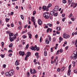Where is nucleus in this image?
I'll return each mask as SVG.
<instances>
[{"label":"nucleus","mask_w":77,"mask_h":77,"mask_svg":"<svg viewBox=\"0 0 77 77\" xmlns=\"http://www.w3.org/2000/svg\"><path fill=\"white\" fill-rule=\"evenodd\" d=\"M36 72V70L35 69H34L33 70V72H32V74H34Z\"/></svg>","instance_id":"nucleus-30"},{"label":"nucleus","mask_w":77,"mask_h":77,"mask_svg":"<svg viewBox=\"0 0 77 77\" xmlns=\"http://www.w3.org/2000/svg\"><path fill=\"white\" fill-rule=\"evenodd\" d=\"M27 55H28V56H30V55H31V54H30V52H27Z\"/></svg>","instance_id":"nucleus-17"},{"label":"nucleus","mask_w":77,"mask_h":77,"mask_svg":"<svg viewBox=\"0 0 77 77\" xmlns=\"http://www.w3.org/2000/svg\"><path fill=\"white\" fill-rule=\"evenodd\" d=\"M14 37H13L12 38H10V40L11 42H12V41H14L15 38H16V35H14Z\"/></svg>","instance_id":"nucleus-6"},{"label":"nucleus","mask_w":77,"mask_h":77,"mask_svg":"<svg viewBox=\"0 0 77 77\" xmlns=\"http://www.w3.org/2000/svg\"><path fill=\"white\" fill-rule=\"evenodd\" d=\"M9 20H10L9 18H6L5 19V21H6V22H8V21H9Z\"/></svg>","instance_id":"nucleus-24"},{"label":"nucleus","mask_w":77,"mask_h":77,"mask_svg":"<svg viewBox=\"0 0 77 77\" xmlns=\"http://www.w3.org/2000/svg\"><path fill=\"white\" fill-rule=\"evenodd\" d=\"M55 11L54 10H53V11H51L50 12V14L52 16H53V15H54V14L55 13Z\"/></svg>","instance_id":"nucleus-10"},{"label":"nucleus","mask_w":77,"mask_h":77,"mask_svg":"<svg viewBox=\"0 0 77 77\" xmlns=\"http://www.w3.org/2000/svg\"><path fill=\"white\" fill-rule=\"evenodd\" d=\"M72 0H68V4L69 5H71V2H72Z\"/></svg>","instance_id":"nucleus-13"},{"label":"nucleus","mask_w":77,"mask_h":77,"mask_svg":"<svg viewBox=\"0 0 77 77\" xmlns=\"http://www.w3.org/2000/svg\"><path fill=\"white\" fill-rule=\"evenodd\" d=\"M74 54H72V56L70 57L71 59H73V60H75L77 58V52L75 51Z\"/></svg>","instance_id":"nucleus-2"},{"label":"nucleus","mask_w":77,"mask_h":77,"mask_svg":"<svg viewBox=\"0 0 77 77\" xmlns=\"http://www.w3.org/2000/svg\"><path fill=\"white\" fill-rule=\"evenodd\" d=\"M61 71H63L65 70V67L64 66L61 69Z\"/></svg>","instance_id":"nucleus-20"},{"label":"nucleus","mask_w":77,"mask_h":77,"mask_svg":"<svg viewBox=\"0 0 77 77\" xmlns=\"http://www.w3.org/2000/svg\"><path fill=\"white\" fill-rule=\"evenodd\" d=\"M72 14H70V15H69V17L70 18V17H72Z\"/></svg>","instance_id":"nucleus-55"},{"label":"nucleus","mask_w":77,"mask_h":77,"mask_svg":"<svg viewBox=\"0 0 77 77\" xmlns=\"http://www.w3.org/2000/svg\"><path fill=\"white\" fill-rule=\"evenodd\" d=\"M35 14H36V11H34L33 12V15H35Z\"/></svg>","instance_id":"nucleus-39"},{"label":"nucleus","mask_w":77,"mask_h":77,"mask_svg":"<svg viewBox=\"0 0 77 77\" xmlns=\"http://www.w3.org/2000/svg\"><path fill=\"white\" fill-rule=\"evenodd\" d=\"M64 44L66 45L67 44V42H64Z\"/></svg>","instance_id":"nucleus-63"},{"label":"nucleus","mask_w":77,"mask_h":77,"mask_svg":"<svg viewBox=\"0 0 77 77\" xmlns=\"http://www.w3.org/2000/svg\"><path fill=\"white\" fill-rule=\"evenodd\" d=\"M20 17L22 20H24V16H23V15H20Z\"/></svg>","instance_id":"nucleus-26"},{"label":"nucleus","mask_w":77,"mask_h":77,"mask_svg":"<svg viewBox=\"0 0 77 77\" xmlns=\"http://www.w3.org/2000/svg\"><path fill=\"white\" fill-rule=\"evenodd\" d=\"M29 47V44H28L27 45H26V49H25L26 50V49H27V48H28V47Z\"/></svg>","instance_id":"nucleus-27"},{"label":"nucleus","mask_w":77,"mask_h":77,"mask_svg":"<svg viewBox=\"0 0 77 77\" xmlns=\"http://www.w3.org/2000/svg\"><path fill=\"white\" fill-rule=\"evenodd\" d=\"M35 56H38V53L36 52V53H35Z\"/></svg>","instance_id":"nucleus-57"},{"label":"nucleus","mask_w":77,"mask_h":77,"mask_svg":"<svg viewBox=\"0 0 77 77\" xmlns=\"http://www.w3.org/2000/svg\"><path fill=\"white\" fill-rule=\"evenodd\" d=\"M74 73H77V70H75V69L74 70Z\"/></svg>","instance_id":"nucleus-48"},{"label":"nucleus","mask_w":77,"mask_h":77,"mask_svg":"<svg viewBox=\"0 0 77 77\" xmlns=\"http://www.w3.org/2000/svg\"><path fill=\"white\" fill-rule=\"evenodd\" d=\"M32 34H30L29 35V38L30 39H31L32 38Z\"/></svg>","instance_id":"nucleus-29"},{"label":"nucleus","mask_w":77,"mask_h":77,"mask_svg":"<svg viewBox=\"0 0 77 77\" xmlns=\"http://www.w3.org/2000/svg\"><path fill=\"white\" fill-rule=\"evenodd\" d=\"M60 68H58L57 69V71L58 72H60Z\"/></svg>","instance_id":"nucleus-37"},{"label":"nucleus","mask_w":77,"mask_h":77,"mask_svg":"<svg viewBox=\"0 0 77 77\" xmlns=\"http://www.w3.org/2000/svg\"><path fill=\"white\" fill-rule=\"evenodd\" d=\"M59 50H58L56 54H59Z\"/></svg>","instance_id":"nucleus-51"},{"label":"nucleus","mask_w":77,"mask_h":77,"mask_svg":"<svg viewBox=\"0 0 77 77\" xmlns=\"http://www.w3.org/2000/svg\"><path fill=\"white\" fill-rule=\"evenodd\" d=\"M32 22H33V25L35 26V28H36L37 27V25H35V17H32Z\"/></svg>","instance_id":"nucleus-5"},{"label":"nucleus","mask_w":77,"mask_h":77,"mask_svg":"<svg viewBox=\"0 0 77 77\" xmlns=\"http://www.w3.org/2000/svg\"><path fill=\"white\" fill-rule=\"evenodd\" d=\"M57 15H58V14H57V13H55L54 14V17H56L57 16Z\"/></svg>","instance_id":"nucleus-32"},{"label":"nucleus","mask_w":77,"mask_h":77,"mask_svg":"<svg viewBox=\"0 0 77 77\" xmlns=\"http://www.w3.org/2000/svg\"><path fill=\"white\" fill-rule=\"evenodd\" d=\"M50 16V13L48 12H46L43 14V16L45 19H48Z\"/></svg>","instance_id":"nucleus-3"},{"label":"nucleus","mask_w":77,"mask_h":77,"mask_svg":"<svg viewBox=\"0 0 77 77\" xmlns=\"http://www.w3.org/2000/svg\"><path fill=\"white\" fill-rule=\"evenodd\" d=\"M12 46H13V44L12 43H11L9 45V47H11Z\"/></svg>","instance_id":"nucleus-22"},{"label":"nucleus","mask_w":77,"mask_h":77,"mask_svg":"<svg viewBox=\"0 0 77 77\" xmlns=\"http://www.w3.org/2000/svg\"><path fill=\"white\" fill-rule=\"evenodd\" d=\"M30 72L31 74H33V73H32V69H30Z\"/></svg>","instance_id":"nucleus-42"},{"label":"nucleus","mask_w":77,"mask_h":77,"mask_svg":"<svg viewBox=\"0 0 77 77\" xmlns=\"http://www.w3.org/2000/svg\"><path fill=\"white\" fill-rule=\"evenodd\" d=\"M31 49L32 50H34L35 51V48H34V47H32L31 48Z\"/></svg>","instance_id":"nucleus-31"},{"label":"nucleus","mask_w":77,"mask_h":77,"mask_svg":"<svg viewBox=\"0 0 77 77\" xmlns=\"http://www.w3.org/2000/svg\"><path fill=\"white\" fill-rule=\"evenodd\" d=\"M11 27H13L14 26V23H11Z\"/></svg>","instance_id":"nucleus-46"},{"label":"nucleus","mask_w":77,"mask_h":77,"mask_svg":"<svg viewBox=\"0 0 77 77\" xmlns=\"http://www.w3.org/2000/svg\"><path fill=\"white\" fill-rule=\"evenodd\" d=\"M28 25H26L25 26H24V28H26V27H27V26Z\"/></svg>","instance_id":"nucleus-59"},{"label":"nucleus","mask_w":77,"mask_h":77,"mask_svg":"<svg viewBox=\"0 0 77 77\" xmlns=\"http://www.w3.org/2000/svg\"><path fill=\"white\" fill-rule=\"evenodd\" d=\"M63 37L65 39H68V38H69L70 37V35L64 33L63 35Z\"/></svg>","instance_id":"nucleus-4"},{"label":"nucleus","mask_w":77,"mask_h":77,"mask_svg":"<svg viewBox=\"0 0 77 77\" xmlns=\"http://www.w3.org/2000/svg\"><path fill=\"white\" fill-rule=\"evenodd\" d=\"M48 40V39H47L46 40H45L46 43L47 44H49V43H50V42Z\"/></svg>","instance_id":"nucleus-15"},{"label":"nucleus","mask_w":77,"mask_h":77,"mask_svg":"<svg viewBox=\"0 0 77 77\" xmlns=\"http://www.w3.org/2000/svg\"><path fill=\"white\" fill-rule=\"evenodd\" d=\"M26 37H27V36H26L25 35H23V38H26Z\"/></svg>","instance_id":"nucleus-44"},{"label":"nucleus","mask_w":77,"mask_h":77,"mask_svg":"<svg viewBox=\"0 0 77 77\" xmlns=\"http://www.w3.org/2000/svg\"><path fill=\"white\" fill-rule=\"evenodd\" d=\"M65 14H62V17H65Z\"/></svg>","instance_id":"nucleus-64"},{"label":"nucleus","mask_w":77,"mask_h":77,"mask_svg":"<svg viewBox=\"0 0 77 77\" xmlns=\"http://www.w3.org/2000/svg\"><path fill=\"white\" fill-rule=\"evenodd\" d=\"M15 65L16 66L18 65H20V63L18 62V61L17 60L16 61Z\"/></svg>","instance_id":"nucleus-12"},{"label":"nucleus","mask_w":77,"mask_h":77,"mask_svg":"<svg viewBox=\"0 0 77 77\" xmlns=\"http://www.w3.org/2000/svg\"><path fill=\"white\" fill-rule=\"evenodd\" d=\"M9 36H10V38H12V36H14V34L12 33H9Z\"/></svg>","instance_id":"nucleus-11"},{"label":"nucleus","mask_w":77,"mask_h":77,"mask_svg":"<svg viewBox=\"0 0 77 77\" xmlns=\"http://www.w3.org/2000/svg\"><path fill=\"white\" fill-rule=\"evenodd\" d=\"M52 26H53V24H52L51 23L49 24V27H52Z\"/></svg>","instance_id":"nucleus-54"},{"label":"nucleus","mask_w":77,"mask_h":77,"mask_svg":"<svg viewBox=\"0 0 77 77\" xmlns=\"http://www.w3.org/2000/svg\"><path fill=\"white\" fill-rule=\"evenodd\" d=\"M51 4L50 3L48 4V6H47L48 8H50V7H51Z\"/></svg>","instance_id":"nucleus-21"},{"label":"nucleus","mask_w":77,"mask_h":77,"mask_svg":"<svg viewBox=\"0 0 77 77\" xmlns=\"http://www.w3.org/2000/svg\"><path fill=\"white\" fill-rule=\"evenodd\" d=\"M38 23L39 25L41 26L42 25V21L40 19H39L38 20Z\"/></svg>","instance_id":"nucleus-8"},{"label":"nucleus","mask_w":77,"mask_h":77,"mask_svg":"<svg viewBox=\"0 0 77 77\" xmlns=\"http://www.w3.org/2000/svg\"><path fill=\"white\" fill-rule=\"evenodd\" d=\"M60 53H62V52L63 51V49H60Z\"/></svg>","instance_id":"nucleus-40"},{"label":"nucleus","mask_w":77,"mask_h":77,"mask_svg":"<svg viewBox=\"0 0 77 77\" xmlns=\"http://www.w3.org/2000/svg\"><path fill=\"white\" fill-rule=\"evenodd\" d=\"M5 44V43H4V42H2V47H3V45Z\"/></svg>","instance_id":"nucleus-45"},{"label":"nucleus","mask_w":77,"mask_h":77,"mask_svg":"<svg viewBox=\"0 0 77 77\" xmlns=\"http://www.w3.org/2000/svg\"><path fill=\"white\" fill-rule=\"evenodd\" d=\"M27 77H29V76H30V73L29 72H27Z\"/></svg>","instance_id":"nucleus-28"},{"label":"nucleus","mask_w":77,"mask_h":77,"mask_svg":"<svg viewBox=\"0 0 77 77\" xmlns=\"http://www.w3.org/2000/svg\"><path fill=\"white\" fill-rule=\"evenodd\" d=\"M56 33H57V34H60V32H59L57 31H56Z\"/></svg>","instance_id":"nucleus-60"},{"label":"nucleus","mask_w":77,"mask_h":77,"mask_svg":"<svg viewBox=\"0 0 77 77\" xmlns=\"http://www.w3.org/2000/svg\"><path fill=\"white\" fill-rule=\"evenodd\" d=\"M34 48L35 49V51H36V49L37 48V46H36V45H35Z\"/></svg>","instance_id":"nucleus-25"},{"label":"nucleus","mask_w":77,"mask_h":77,"mask_svg":"<svg viewBox=\"0 0 77 77\" xmlns=\"http://www.w3.org/2000/svg\"><path fill=\"white\" fill-rule=\"evenodd\" d=\"M54 11L56 12V11H57L59 10V6L58 5H57L54 8Z\"/></svg>","instance_id":"nucleus-7"},{"label":"nucleus","mask_w":77,"mask_h":77,"mask_svg":"<svg viewBox=\"0 0 77 77\" xmlns=\"http://www.w3.org/2000/svg\"><path fill=\"white\" fill-rule=\"evenodd\" d=\"M71 65H69V69H71Z\"/></svg>","instance_id":"nucleus-53"},{"label":"nucleus","mask_w":77,"mask_h":77,"mask_svg":"<svg viewBox=\"0 0 77 77\" xmlns=\"http://www.w3.org/2000/svg\"><path fill=\"white\" fill-rule=\"evenodd\" d=\"M63 2L64 4L66 3V0H63Z\"/></svg>","instance_id":"nucleus-23"},{"label":"nucleus","mask_w":77,"mask_h":77,"mask_svg":"<svg viewBox=\"0 0 77 77\" xmlns=\"http://www.w3.org/2000/svg\"><path fill=\"white\" fill-rule=\"evenodd\" d=\"M68 72H71V70L70 69H69L68 71Z\"/></svg>","instance_id":"nucleus-61"},{"label":"nucleus","mask_w":77,"mask_h":77,"mask_svg":"<svg viewBox=\"0 0 77 77\" xmlns=\"http://www.w3.org/2000/svg\"><path fill=\"white\" fill-rule=\"evenodd\" d=\"M49 41H51V36H50V37L49 38Z\"/></svg>","instance_id":"nucleus-52"},{"label":"nucleus","mask_w":77,"mask_h":77,"mask_svg":"<svg viewBox=\"0 0 77 77\" xmlns=\"http://www.w3.org/2000/svg\"><path fill=\"white\" fill-rule=\"evenodd\" d=\"M47 55V51H45L44 56H46Z\"/></svg>","instance_id":"nucleus-18"},{"label":"nucleus","mask_w":77,"mask_h":77,"mask_svg":"<svg viewBox=\"0 0 77 77\" xmlns=\"http://www.w3.org/2000/svg\"><path fill=\"white\" fill-rule=\"evenodd\" d=\"M74 5V3L73 2H72L71 6V7H72V6H73Z\"/></svg>","instance_id":"nucleus-36"},{"label":"nucleus","mask_w":77,"mask_h":77,"mask_svg":"<svg viewBox=\"0 0 77 77\" xmlns=\"http://www.w3.org/2000/svg\"><path fill=\"white\" fill-rule=\"evenodd\" d=\"M69 47L68 46H67L66 47V50H68V48Z\"/></svg>","instance_id":"nucleus-58"},{"label":"nucleus","mask_w":77,"mask_h":77,"mask_svg":"<svg viewBox=\"0 0 77 77\" xmlns=\"http://www.w3.org/2000/svg\"><path fill=\"white\" fill-rule=\"evenodd\" d=\"M49 30H50V28H48V29L47 30V32L48 33V32H49Z\"/></svg>","instance_id":"nucleus-49"},{"label":"nucleus","mask_w":77,"mask_h":77,"mask_svg":"<svg viewBox=\"0 0 77 77\" xmlns=\"http://www.w3.org/2000/svg\"><path fill=\"white\" fill-rule=\"evenodd\" d=\"M2 66L4 67V68H6V64H3Z\"/></svg>","instance_id":"nucleus-34"},{"label":"nucleus","mask_w":77,"mask_h":77,"mask_svg":"<svg viewBox=\"0 0 77 77\" xmlns=\"http://www.w3.org/2000/svg\"><path fill=\"white\" fill-rule=\"evenodd\" d=\"M71 20L73 21H74V19L73 18H71Z\"/></svg>","instance_id":"nucleus-62"},{"label":"nucleus","mask_w":77,"mask_h":77,"mask_svg":"<svg viewBox=\"0 0 77 77\" xmlns=\"http://www.w3.org/2000/svg\"><path fill=\"white\" fill-rule=\"evenodd\" d=\"M38 35L36 34L35 36V38H38Z\"/></svg>","instance_id":"nucleus-56"},{"label":"nucleus","mask_w":77,"mask_h":77,"mask_svg":"<svg viewBox=\"0 0 77 77\" xmlns=\"http://www.w3.org/2000/svg\"><path fill=\"white\" fill-rule=\"evenodd\" d=\"M53 42H55L56 41V38L54 37L53 38Z\"/></svg>","instance_id":"nucleus-33"},{"label":"nucleus","mask_w":77,"mask_h":77,"mask_svg":"<svg viewBox=\"0 0 77 77\" xmlns=\"http://www.w3.org/2000/svg\"><path fill=\"white\" fill-rule=\"evenodd\" d=\"M0 56H1V57H2V58H3L5 57V56H4V55H2V54Z\"/></svg>","instance_id":"nucleus-38"},{"label":"nucleus","mask_w":77,"mask_h":77,"mask_svg":"<svg viewBox=\"0 0 77 77\" xmlns=\"http://www.w3.org/2000/svg\"><path fill=\"white\" fill-rule=\"evenodd\" d=\"M56 29L57 30L60 31V30H61V28H60V27H57L56 28Z\"/></svg>","instance_id":"nucleus-14"},{"label":"nucleus","mask_w":77,"mask_h":77,"mask_svg":"<svg viewBox=\"0 0 77 77\" xmlns=\"http://www.w3.org/2000/svg\"><path fill=\"white\" fill-rule=\"evenodd\" d=\"M36 51H39V48L37 47V48L36 49Z\"/></svg>","instance_id":"nucleus-43"},{"label":"nucleus","mask_w":77,"mask_h":77,"mask_svg":"<svg viewBox=\"0 0 77 77\" xmlns=\"http://www.w3.org/2000/svg\"><path fill=\"white\" fill-rule=\"evenodd\" d=\"M12 54L10 53L9 54L8 56H10V57H11V56H12Z\"/></svg>","instance_id":"nucleus-41"},{"label":"nucleus","mask_w":77,"mask_h":77,"mask_svg":"<svg viewBox=\"0 0 77 77\" xmlns=\"http://www.w3.org/2000/svg\"><path fill=\"white\" fill-rule=\"evenodd\" d=\"M14 74V70L13 69L10 70L9 72H6L5 73L6 76H8V77H11Z\"/></svg>","instance_id":"nucleus-1"},{"label":"nucleus","mask_w":77,"mask_h":77,"mask_svg":"<svg viewBox=\"0 0 77 77\" xmlns=\"http://www.w3.org/2000/svg\"><path fill=\"white\" fill-rule=\"evenodd\" d=\"M58 60H57V61L56 63V66H57V65L58 64Z\"/></svg>","instance_id":"nucleus-47"},{"label":"nucleus","mask_w":77,"mask_h":77,"mask_svg":"<svg viewBox=\"0 0 77 77\" xmlns=\"http://www.w3.org/2000/svg\"><path fill=\"white\" fill-rule=\"evenodd\" d=\"M18 29L19 30H21V26H19L18 27Z\"/></svg>","instance_id":"nucleus-50"},{"label":"nucleus","mask_w":77,"mask_h":77,"mask_svg":"<svg viewBox=\"0 0 77 77\" xmlns=\"http://www.w3.org/2000/svg\"><path fill=\"white\" fill-rule=\"evenodd\" d=\"M40 42H42V36H41L40 37Z\"/></svg>","instance_id":"nucleus-35"},{"label":"nucleus","mask_w":77,"mask_h":77,"mask_svg":"<svg viewBox=\"0 0 77 77\" xmlns=\"http://www.w3.org/2000/svg\"><path fill=\"white\" fill-rule=\"evenodd\" d=\"M59 39L60 41H62L63 40V38H62L61 37H60L59 38Z\"/></svg>","instance_id":"nucleus-19"},{"label":"nucleus","mask_w":77,"mask_h":77,"mask_svg":"<svg viewBox=\"0 0 77 77\" xmlns=\"http://www.w3.org/2000/svg\"><path fill=\"white\" fill-rule=\"evenodd\" d=\"M42 9H43L44 11H45L47 9V7L45 6H43Z\"/></svg>","instance_id":"nucleus-16"},{"label":"nucleus","mask_w":77,"mask_h":77,"mask_svg":"<svg viewBox=\"0 0 77 77\" xmlns=\"http://www.w3.org/2000/svg\"><path fill=\"white\" fill-rule=\"evenodd\" d=\"M19 53L20 56H23L24 55V51L22 52V51H20L19 52Z\"/></svg>","instance_id":"nucleus-9"}]
</instances>
